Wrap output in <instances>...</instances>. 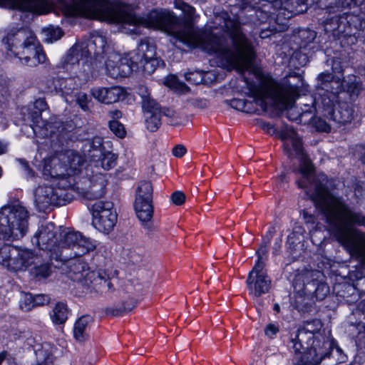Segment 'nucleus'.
I'll return each instance as SVG.
<instances>
[{
  "instance_id": "8fccbe9b",
  "label": "nucleus",
  "mask_w": 365,
  "mask_h": 365,
  "mask_svg": "<svg viewBox=\"0 0 365 365\" xmlns=\"http://www.w3.org/2000/svg\"><path fill=\"white\" fill-rule=\"evenodd\" d=\"M259 126L266 132L274 135L277 134L278 137L279 138V132L280 129H277L274 127V125L269 123L265 122V121H260Z\"/></svg>"
},
{
  "instance_id": "4468645a",
  "label": "nucleus",
  "mask_w": 365,
  "mask_h": 365,
  "mask_svg": "<svg viewBox=\"0 0 365 365\" xmlns=\"http://www.w3.org/2000/svg\"><path fill=\"white\" fill-rule=\"evenodd\" d=\"M93 225L98 231L108 233L117 222V213L110 202L98 201L91 207Z\"/></svg>"
},
{
  "instance_id": "423d86ee",
  "label": "nucleus",
  "mask_w": 365,
  "mask_h": 365,
  "mask_svg": "<svg viewBox=\"0 0 365 365\" xmlns=\"http://www.w3.org/2000/svg\"><path fill=\"white\" fill-rule=\"evenodd\" d=\"M6 54L19 63L36 66L45 63L46 56L36 36L31 31L19 29L9 32L2 39Z\"/></svg>"
},
{
  "instance_id": "9d476101",
  "label": "nucleus",
  "mask_w": 365,
  "mask_h": 365,
  "mask_svg": "<svg viewBox=\"0 0 365 365\" xmlns=\"http://www.w3.org/2000/svg\"><path fill=\"white\" fill-rule=\"evenodd\" d=\"M29 212L19 202L0 209V236L7 240L23 237L28 230Z\"/></svg>"
},
{
  "instance_id": "13d9d810",
  "label": "nucleus",
  "mask_w": 365,
  "mask_h": 365,
  "mask_svg": "<svg viewBox=\"0 0 365 365\" xmlns=\"http://www.w3.org/2000/svg\"><path fill=\"white\" fill-rule=\"evenodd\" d=\"M275 232V229L274 227H270L267 232V234L265 235V236L263 237V242H266V244H269V242L271 241V239L273 236V235L274 234Z\"/></svg>"
},
{
  "instance_id": "5701e85b",
  "label": "nucleus",
  "mask_w": 365,
  "mask_h": 365,
  "mask_svg": "<svg viewBox=\"0 0 365 365\" xmlns=\"http://www.w3.org/2000/svg\"><path fill=\"white\" fill-rule=\"evenodd\" d=\"M91 94L94 98L101 103L110 104L114 103L123 98L125 92L123 88L112 86L110 88H93Z\"/></svg>"
},
{
  "instance_id": "6e6552de",
  "label": "nucleus",
  "mask_w": 365,
  "mask_h": 365,
  "mask_svg": "<svg viewBox=\"0 0 365 365\" xmlns=\"http://www.w3.org/2000/svg\"><path fill=\"white\" fill-rule=\"evenodd\" d=\"M362 217L359 222H346L341 220L340 222H329L333 225L334 234L337 241L344 246L350 255L359 260L365 267V235L359 230H352L353 225L365 226V216L359 212H354Z\"/></svg>"
},
{
  "instance_id": "37998d69",
  "label": "nucleus",
  "mask_w": 365,
  "mask_h": 365,
  "mask_svg": "<svg viewBox=\"0 0 365 365\" xmlns=\"http://www.w3.org/2000/svg\"><path fill=\"white\" fill-rule=\"evenodd\" d=\"M303 217L305 224L307 225L309 232L312 235V232L317 231L318 229V224L317 223L315 217L312 214L304 211L303 212Z\"/></svg>"
},
{
  "instance_id": "09e8293b",
  "label": "nucleus",
  "mask_w": 365,
  "mask_h": 365,
  "mask_svg": "<svg viewBox=\"0 0 365 365\" xmlns=\"http://www.w3.org/2000/svg\"><path fill=\"white\" fill-rule=\"evenodd\" d=\"M171 200L175 205H181L185 200V195L181 191H175L171 195Z\"/></svg>"
},
{
  "instance_id": "c9c22d12",
  "label": "nucleus",
  "mask_w": 365,
  "mask_h": 365,
  "mask_svg": "<svg viewBox=\"0 0 365 365\" xmlns=\"http://www.w3.org/2000/svg\"><path fill=\"white\" fill-rule=\"evenodd\" d=\"M103 139L99 136H95L86 140L85 143V151L92 154L102 153Z\"/></svg>"
},
{
  "instance_id": "69168bd1",
  "label": "nucleus",
  "mask_w": 365,
  "mask_h": 365,
  "mask_svg": "<svg viewBox=\"0 0 365 365\" xmlns=\"http://www.w3.org/2000/svg\"><path fill=\"white\" fill-rule=\"evenodd\" d=\"M6 146L4 144H3L1 142H0V155L4 153L6 151Z\"/></svg>"
},
{
  "instance_id": "ddd939ff",
  "label": "nucleus",
  "mask_w": 365,
  "mask_h": 365,
  "mask_svg": "<svg viewBox=\"0 0 365 365\" xmlns=\"http://www.w3.org/2000/svg\"><path fill=\"white\" fill-rule=\"evenodd\" d=\"M34 106L36 110L31 114L34 133L36 135H38L44 138H51L56 135L57 137L61 135L64 130L61 122L57 120L46 122L41 118V113L46 108V102L42 99H38L35 101Z\"/></svg>"
},
{
  "instance_id": "603ef678",
  "label": "nucleus",
  "mask_w": 365,
  "mask_h": 365,
  "mask_svg": "<svg viewBox=\"0 0 365 365\" xmlns=\"http://www.w3.org/2000/svg\"><path fill=\"white\" fill-rule=\"evenodd\" d=\"M34 301L35 306H41L48 304L50 301V298L48 295L46 294H36L34 296Z\"/></svg>"
},
{
  "instance_id": "1a4fd4ad",
  "label": "nucleus",
  "mask_w": 365,
  "mask_h": 365,
  "mask_svg": "<svg viewBox=\"0 0 365 365\" xmlns=\"http://www.w3.org/2000/svg\"><path fill=\"white\" fill-rule=\"evenodd\" d=\"M56 155L47 158L43 161V174L46 178H51V181L38 185L34 192V203L39 211H45L52 205H63L68 200L67 192L71 189L60 185L62 178H67L66 172L59 176H52L44 172L48 161Z\"/></svg>"
},
{
  "instance_id": "de8ad7c7",
  "label": "nucleus",
  "mask_w": 365,
  "mask_h": 365,
  "mask_svg": "<svg viewBox=\"0 0 365 365\" xmlns=\"http://www.w3.org/2000/svg\"><path fill=\"white\" fill-rule=\"evenodd\" d=\"M50 274L51 267L47 264H41V266L36 267L35 268V274L37 277L46 278L48 277Z\"/></svg>"
},
{
  "instance_id": "a878e982",
  "label": "nucleus",
  "mask_w": 365,
  "mask_h": 365,
  "mask_svg": "<svg viewBox=\"0 0 365 365\" xmlns=\"http://www.w3.org/2000/svg\"><path fill=\"white\" fill-rule=\"evenodd\" d=\"M92 317L84 315L76 320L73 327V336L78 341H84L88 338V329Z\"/></svg>"
},
{
  "instance_id": "c03bdc74",
  "label": "nucleus",
  "mask_w": 365,
  "mask_h": 365,
  "mask_svg": "<svg viewBox=\"0 0 365 365\" xmlns=\"http://www.w3.org/2000/svg\"><path fill=\"white\" fill-rule=\"evenodd\" d=\"M329 292V287L327 284L322 282L317 284L314 291L315 297L319 300L324 299Z\"/></svg>"
},
{
  "instance_id": "774afa93",
  "label": "nucleus",
  "mask_w": 365,
  "mask_h": 365,
  "mask_svg": "<svg viewBox=\"0 0 365 365\" xmlns=\"http://www.w3.org/2000/svg\"><path fill=\"white\" fill-rule=\"evenodd\" d=\"M273 309H274L276 312H279V311H280V307H279V304H277V303L274 304V307H273Z\"/></svg>"
},
{
  "instance_id": "393cba45",
  "label": "nucleus",
  "mask_w": 365,
  "mask_h": 365,
  "mask_svg": "<svg viewBox=\"0 0 365 365\" xmlns=\"http://www.w3.org/2000/svg\"><path fill=\"white\" fill-rule=\"evenodd\" d=\"M133 206L136 216L140 222L148 223L150 221L153 214L152 201L135 200Z\"/></svg>"
},
{
  "instance_id": "b1692460",
  "label": "nucleus",
  "mask_w": 365,
  "mask_h": 365,
  "mask_svg": "<svg viewBox=\"0 0 365 365\" xmlns=\"http://www.w3.org/2000/svg\"><path fill=\"white\" fill-rule=\"evenodd\" d=\"M9 254L13 257L11 271H21L26 269L34 262L35 255L29 250L18 247Z\"/></svg>"
},
{
  "instance_id": "864d4df0",
  "label": "nucleus",
  "mask_w": 365,
  "mask_h": 365,
  "mask_svg": "<svg viewBox=\"0 0 365 365\" xmlns=\"http://www.w3.org/2000/svg\"><path fill=\"white\" fill-rule=\"evenodd\" d=\"M179 8L187 15V17L190 19V20L193 19L192 15L195 13V9L192 6L185 3H182Z\"/></svg>"
},
{
  "instance_id": "6ab92c4d",
  "label": "nucleus",
  "mask_w": 365,
  "mask_h": 365,
  "mask_svg": "<svg viewBox=\"0 0 365 365\" xmlns=\"http://www.w3.org/2000/svg\"><path fill=\"white\" fill-rule=\"evenodd\" d=\"M326 108V110H324L321 107V110H317V113L322 114L337 124H347L354 118L353 106L348 102L338 101L336 105H334L332 102L329 103V108L327 106Z\"/></svg>"
},
{
  "instance_id": "4d7b16f0",
  "label": "nucleus",
  "mask_w": 365,
  "mask_h": 365,
  "mask_svg": "<svg viewBox=\"0 0 365 365\" xmlns=\"http://www.w3.org/2000/svg\"><path fill=\"white\" fill-rule=\"evenodd\" d=\"M77 101L83 110L87 108L88 96L86 93H79L77 97Z\"/></svg>"
},
{
  "instance_id": "39448f33",
  "label": "nucleus",
  "mask_w": 365,
  "mask_h": 365,
  "mask_svg": "<svg viewBox=\"0 0 365 365\" xmlns=\"http://www.w3.org/2000/svg\"><path fill=\"white\" fill-rule=\"evenodd\" d=\"M251 93L261 96L269 97L273 103L279 109L287 110V118L290 120L298 121L299 123L309 124L312 118V113L317 112L318 107L308 100L305 102L304 108L293 107V104L298 97L299 91L297 86L290 84H281L274 80L267 81L261 89L255 86L250 88Z\"/></svg>"
},
{
  "instance_id": "3c124183",
  "label": "nucleus",
  "mask_w": 365,
  "mask_h": 365,
  "mask_svg": "<svg viewBox=\"0 0 365 365\" xmlns=\"http://www.w3.org/2000/svg\"><path fill=\"white\" fill-rule=\"evenodd\" d=\"M279 330V329L277 325L274 324H269L264 329V334L267 336L272 338L278 333Z\"/></svg>"
},
{
  "instance_id": "6e6d98bb",
  "label": "nucleus",
  "mask_w": 365,
  "mask_h": 365,
  "mask_svg": "<svg viewBox=\"0 0 365 365\" xmlns=\"http://www.w3.org/2000/svg\"><path fill=\"white\" fill-rule=\"evenodd\" d=\"M186 153V148L182 145H177L173 149V155L175 157L180 158L183 156Z\"/></svg>"
},
{
  "instance_id": "412c9836",
  "label": "nucleus",
  "mask_w": 365,
  "mask_h": 365,
  "mask_svg": "<svg viewBox=\"0 0 365 365\" xmlns=\"http://www.w3.org/2000/svg\"><path fill=\"white\" fill-rule=\"evenodd\" d=\"M90 167L86 170H95V173H102L113 168L117 162V155L110 151H103L99 154H91Z\"/></svg>"
},
{
  "instance_id": "cd10ccee",
  "label": "nucleus",
  "mask_w": 365,
  "mask_h": 365,
  "mask_svg": "<svg viewBox=\"0 0 365 365\" xmlns=\"http://www.w3.org/2000/svg\"><path fill=\"white\" fill-rule=\"evenodd\" d=\"M153 187L149 181H141L137 186L135 200L152 201Z\"/></svg>"
},
{
  "instance_id": "2f4dec72",
  "label": "nucleus",
  "mask_w": 365,
  "mask_h": 365,
  "mask_svg": "<svg viewBox=\"0 0 365 365\" xmlns=\"http://www.w3.org/2000/svg\"><path fill=\"white\" fill-rule=\"evenodd\" d=\"M303 240L304 235L302 229L301 227H297L289 235L287 245L292 251H295L301 246V243Z\"/></svg>"
},
{
  "instance_id": "c85d7f7f",
  "label": "nucleus",
  "mask_w": 365,
  "mask_h": 365,
  "mask_svg": "<svg viewBox=\"0 0 365 365\" xmlns=\"http://www.w3.org/2000/svg\"><path fill=\"white\" fill-rule=\"evenodd\" d=\"M99 245L100 244L96 241L85 237L81 233V240H79L78 244L77 245L76 257L93 252L96 250Z\"/></svg>"
},
{
  "instance_id": "a18cd8bd",
  "label": "nucleus",
  "mask_w": 365,
  "mask_h": 365,
  "mask_svg": "<svg viewBox=\"0 0 365 365\" xmlns=\"http://www.w3.org/2000/svg\"><path fill=\"white\" fill-rule=\"evenodd\" d=\"M109 127L112 132L119 138H123L125 135V130L123 125L117 120H112L109 123Z\"/></svg>"
},
{
  "instance_id": "338daca9",
  "label": "nucleus",
  "mask_w": 365,
  "mask_h": 365,
  "mask_svg": "<svg viewBox=\"0 0 365 365\" xmlns=\"http://www.w3.org/2000/svg\"><path fill=\"white\" fill-rule=\"evenodd\" d=\"M331 21L334 24V25L338 26L339 22V17L337 16H335L331 18Z\"/></svg>"
},
{
  "instance_id": "79ce46f5",
  "label": "nucleus",
  "mask_w": 365,
  "mask_h": 365,
  "mask_svg": "<svg viewBox=\"0 0 365 365\" xmlns=\"http://www.w3.org/2000/svg\"><path fill=\"white\" fill-rule=\"evenodd\" d=\"M205 73L199 71H190L185 73L186 81L192 84H200L204 81Z\"/></svg>"
},
{
  "instance_id": "bf43d9fd",
  "label": "nucleus",
  "mask_w": 365,
  "mask_h": 365,
  "mask_svg": "<svg viewBox=\"0 0 365 365\" xmlns=\"http://www.w3.org/2000/svg\"><path fill=\"white\" fill-rule=\"evenodd\" d=\"M134 307V306L133 307H124L123 308H120L119 309H113L110 313L113 314V315H115V316H117V315H120L123 312H129L130 310H132V309Z\"/></svg>"
},
{
  "instance_id": "4be33fe9",
  "label": "nucleus",
  "mask_w": 365,
  "mask_h": 365,
  "mask_svg": "<svg viewBox=\"0 0 365 365\" xmlns=\"http://www.w3.org/2000/svg\"><path fill=\"white\" fill-rule=\"evenodd\" d=\"M70 277L73 280L77 281L86 287L92 285L93 279L97 275V271H91L88 264L81 260L73 262L70 266Z\"/></svg>"
},
{
  "instance_id": "f03ea898",
  "label": "nucleus",
  "mask_w": 365,
  "mask_h": 365,
  "mask_svg": "<svg viewBox=\"0 0 365 365\" xmlns=\"http://www.w3.org/2000/svg\"><path fill=\"white\" fill-rule=\"evenodd\" d=\"M279 138L283 142L285 153L289 158H297L300 162L299 173L302 179L297 181L299 187L304 190L306 195L314 202L316 208L324 216L327 222H359L363 218L355 214L344 199L331 192L327 186V176L314 173L313 165L307 158L302 139L292 127L284 125L280 128Z\"/></svg>"
},
{
  "instance_id": "a211bd4d",
  "label": "nucleus",
  "mask_w": 365,
  "mask_h": 365,
  "mask_svg": "<svg viewBox=\"0 0 365 365\" xmlns=\"http://www.w3.org/2000/svg\"><path fill=\"white\" fill-rule=\"evenodd\" d=\"M59 240L57 244L58 250H56V257L67 259L76 257V250L77 245L81 240V233L64 229L59 232Z\"/></svg>"
},
{
  "instance_id": "c756f323",
  "label": "nucleus",
  "mask_w": 365,
  "mask_h": 365,
  "mask_svg": "<svg viewBox=\"0 0 365 365\" xmlns=\"http://www.w3.org/2000/svg\"><path fill=\"white\" fill-rule=\"evenodd\" d=\"M344 88H342V95L346 96L349 93L350 96H357L361 89V84L357 81L355 76H348L347 79L342 81Z\"/></svg>"
},
{
  "instance_id": "9b49d317",
  "label": "nucleus",
  "mask_w": 365,
  "mask_h": 365,
  "mask_svg": "<svg viewBox=\"0 0 365 365\" xmlns=\"http://www.w3.org/2000/svg\"><path fill=\"white\" fill-rule=\"evenodd\" d=\"M79 53L74 50L71 51L67 56L66 68L71 66L75 70L76 77L78 80V83L72 86V79L57 78L52 80L51 84L48 86V91L49 92L60 91L66 94L70 92L76 87L86 82L90 78V68L88 64H85L83 59H78Z\"/></svg>"
},
{
  "instance_id": "49530a36",
  "label": "nucleus",
  "mask_w": 365,
  "mask_h": 365,
  "mask_svg": "<svg viewBox=\"0 0 365 365\" xmlns=\"http://www.w3.org/2000/svg\"><path fill=\"white\" fill-rule=\"evenodd\" d=\"M268 244H266V242H262V245L260 246V247L257 250L256 253H257V261L256 262L255 264H257L258 263H259L262 267L264 268V257L266 256L267 255V245Z\"/></svg>"
},
{
  "instance_id": "7ed1b4c3",
  "label": "nucleus",
  "mask_w": 365,
  "mask_h": 365,
  "mask_svg": "<svg viewBox=\"0 0 365 365\" xmlns=\"http://www.w3.org/2000/svg\"><path fill=\"white\" fill-rule=\"evenodd\" d=\"M85 158L73 150L56 153L48 161L45 173L52 176H59L66 172L67 178H62L60 185L70 187L88 200H98L106 193L107 180L106 175L99 171L86 170V175L81 174Z\"/></svg>"
},
{
  "instance_id": "dca6fc26",
  "label": "nucleus",
  "mask_w": 365,
  "mask_h": 365,
  "mask_svg": "<svg viewBox=\"0 0 365 365\" xmlns=\"http://www.w3.org/2000/svg\"><path fill=\"white\" fill-rule=\"evenodd\" d=\"M259 85L256 86L254 83H249L247 81H245V83L247 87V94L255 98L254 101H247L244 99L240 98H234L230 101V106L237 110L245 112L247 113H254L257 111V108L255 107V105H259L263 108H266V103L264 102L265 100L269 99V97L261 96L257 94H252L250 91V88L252 86H255L257 89H261L264 83L267 81L273 80L269 77H265L262 76H259Z\"/></svg>"
},
{
  "instance_id": "7c9ffc66",
  "label": "nucleus",
  "mask_w": 365,
  "mask_h": 365,
  "mask_svg": "<svg viewBox=\"0 0 365 365\" xmlns=\"http://www.w3.org/2000/svg\"><path fill=\"white\" fill-rule=\"evenodd\" d=\"M344 88H342V95L346 96L349 93L350 96H357L361 89V84L357 81L355 76H348L347 79L342 81Z\"/></svg>"
},
{
  "instance_id": "58836bf2",
  "label": "nucleus",
  "mask_w": 365,
  "mask_h": 365,
  "mask_svg": "<svg viewBox=\"0 0 365 365\" xmlns=\"http://www.w3.org/2000/svg\"><path fill=\"white\" fill-rule=\"evenodd\" d=\"M143 114L148 112L151 113H160V107L159 104L153 98H146L144 101H141Z\"/></svg>"
},
{
  "instance_id": "052dcab7",
  "label": "nucleus",
  "mask_w": 365,
  "mask_h": 365,
  "mask_svg": "<svg viewBox=\"0 0 365 365\" xmlns=\"http://www.w3.org/2000/svg\"><path fill=\"white\" fill-rule=\"evenodd\" d=\"M4 105H0V124H5V115L4 113Z\"/></svg>"
},
{
  "instance_id": "e433bc0d",
  "label": "nucleus",
  "mask_w": 365,
  "mask_h": 365,
  "mask_svg": "<svg viewBox=\"0 0 365 365\" xmlns=\"http://www.w3.org/2000/svg\"><path fill=\"white\" fill-rule=\"evenodd\" d=\"M144 118L148 130L154 132L160 125L161 112L155 113L148 112L146 114H144Z\"/></svg>"
},
{
  "instance_id": "f704fd0d",
  "label": "nucleus",
  "mask_w": 365,
  "mask_h": 365,
  "mask_svg": "<svg viewBox=\"0 0 365 365\" xmlns=\"http://www.w3.org/2000/svg\"><path fill=\"white\" fill-rule=\"evenodd\" d=\"M307 1L308 0H291V7H289V3L286 2L284 8L290 9V15L288 18L291 17L292 14L296 15L306 11L307 10Z\"/></svg>"
},
{
  "instance_id": "bb28decb",
  "label": "nucleus",
  "mask_w": 365,
  "mask_h": 365,
  "mask_svg": "<svg viewBox=\"0 0 365 365\" xmlns=\"http://www.w3.org/2000/svg\"><path fill=\"white\" fill-rule=\"evenodd\" d=\"M68 306L63 302H58L50 313V317L53 324H63L68 319Z\"/></svg>"
},
{
  "instance_id": "a19ab883",
  "label": "nucleus",
  "mask_w": 365,
  "mask_h": 365,
  "mask_svg": "<svg viewBox=\"0 0 365 365\" xmlns=\"http://www.w3.org/2000/svg\"><path fill=\"white\" fill-rule=\"evenodd\" d=\"M20 307L24 311H30L34 307V296L29 293H23L19 302Z\"/></svg>"
},
{
  "instance_id": "20e7f679",
  "label": "nucleus",
  "mask_w": 365,
  "mask_h": 365,
  "mask_svg": "<svg viewBox=\"0 0 365 365\" xmlns=\"http://www.w3.org/2000/svg\"><path fill=\"white\" fill-rule=\"evenodd\" d=\"M92 45L97 47L95 51L97 56L106 54L108 74L114 78L127 76L138 69L151 73L158 63V59L154 58V48L148 43H140L135 50L123 57L106 46V38L103 36H95L90 46Z\"/></svg>"
},
{
  "instance_id": "5fc2aeb1",
  "label": "nucleus",
  "mask_w": 365,
  "mask_h": 365,
  "mask_svg": "<svg viewBox=\"0 0 365 365\" xmlns=\"http://www.w3.org/2000/svg\"><path fill=\"white\" fill-rule=\"evenodd\" d=\"M138 93L141 98V101H144L146 98H151L150 93L146 86H140L138 88Z\"/></svg>"
},
{
  "instance_id": "2eb2a0df",
  "label": "nucleus",
  "mask_w": 365,
  "mask_h": 365,
  "mask_svg": "<svg viewBox=\"0 0 365 365\" xmlns=\"http://www.w3.org/2000/svg\"><path fill=\"white\" fill-rule=\"evenodd\" d=\"M59 230L52 222H45L38 227L32 242L41 250H47L56 256L58 250Z\"/></svg>"
},
{
  "instance_id": "680f3d73",
  "label": "nucleus",
  "mask_w": 365,
  "mask_h": 365,
  "mask_svg": "<svg viewBox=\"0 0 365 365\" xmlns=\"http://www.w3.org/2000/svg\"><path fill=\"white\" fill-rule=\"evenodd\" d=\"M110 115L113 118H119L121 116V113L118 110H115L110 112Z\"/></svg>"
},
{
  "instance_id": "f257e3e1",
  "label": "nucleus",
  "mask_w": 365,
  "mask_h": 365,
  "mask_svg": "<svg viewBox=\"0 0 365 365\" xmlns=\"http://www.w3.org/2000/svg\"><path fill=\"white\" fill-rule=\"evenodd\" d=\"M61 9L68 16H83L109 23L121 24L125 33L140 34V26L173 36L190 48H199L219 60V66L228 70L245 71L252 66L255 53L252 43L241 30L239 23L225 19L224 26L232 41L230 50L225 38L210 31L196 30L187 22L180 30V19L171 11L155 9L144 16H137L134 7L123 3L107 0H62Z\"/></svg>"
},
{
  "instance_id": "473e14b6",
  "label": "nucleus",
  "mask_w": 365,
  "mask_h": 365,
  "mask_svg": "<svg viewBox=\"0 0 365 365\" xmlns=\"http://www.w3.org/2000/svg\"><path fill=\"white\" fill-rule=\"evenodd\" d=\"M17 249V247L9 245H4L0 247V264L9 270H11V263L13 262L14 258L12 255L9 253Z\"/></svg>"
},
{
  "instance_id": "e2e57ef3",
  "label": "nucleus",
  "mask_w": 365,
  "mask_h": 365,
  "mask_svg": "<svg viewBox=\"0 0 365 365\" xmlns=\"http://www.w3.org/2000/svg\"><path fill=\"white\" fill-rule=\"evenodd\" d=\"M170 80L172 82H171L170 83H168V85L169 86H174V84H175V81H176V78H175V76H170V77L168 78V81H170Z\"/></svg>"
},
{
  "instance_id": "4c0bfd02",
  "label": "nucleus",
  "mask_w": 365,
  "mask_h": 365,
  "mask_svg": "<svg viewBox=\"0 0 365 365\" xmlns=\"http://www.w3.org/2000/svg\"><path fill=\"white\" fill-rule=\"evenodd\" d=\"M96 273L97 275L93 278L92 285L99 284L101 286L106 287L108 290H110L112 289V284L109 281L110 273H108L102 269H99Z\"/></svg>"
},
{
  "instance_id": "0e129e2a",
  "label": "nucleus",
  "mask_w": 365,
  "mask_h": 365,
  "mask_svg": "<svg viewBox=\"0 0 365 365\" xmlns=\"http://www.w3.org/2000/svg\"><path fill=\"white\" fill-rule=\"evenodd\" d=\"M6 355H7V353L6 351H2L0 353V364L6 359Z\"/></svg>"
},
{
  "instance_id": "ea45409f",
  "label": "nucleus",
  "mask_w": 365,
  "mask_h": 365,
  "mask_svg": "<svg viewBox=\"0 0 365 365\" xmlns=\"http://www.w3.org/2000/svg\"><path fill=\"white\" fill-rule=\"evenodd\" d=\"M313 112L310 116L312 117L311 119V121L309 123H312V125L319 131H323V132H329L330 131V125L329 123H327V121L322 118L321 117L318 116H314Z\"/></svg>"
},
{
  "instance_id": "f8f14e48",
  "label": "nucleus",
  "mask_w": 365,
  "mask_h": 365,
  "mask_svg": "<svg viewBox=\"0 0 365 365\" xmlns=\"http://www.w3.org/2000/svg\"><path fill=\"white\" fill-rule=\"evenodd\" d=\"M318 98L309 97V101L317 106L318 109L321 110V106L324 110L326 107L329 108V103L334 102L339 97V94L342 95V88L344 84L339 77H335L329 73H322L318 77Z\"/></svg>"
},
{
  "instance_id": "72a5a7b5",
  "label": "nucleus",
  "mask_w": 365,
  "mask_h": 365,
  "mask_svg": "<svg viewBox=\"0 0 365 365\" xmlns=\"http://www.w3.org/2000/svg\"><path fill=\"white\" fill-rule=\"evenodd\" d=\"M42 34L46 42L53 43L61 38L63 32L59 27L49 26L42 30Z\"/></svg>"
},
{
  "instance_id": "aec40b11",
  "label": "nucleus",
  "mask_w": 365,
  "mask_h": 365,
  "mask_svg": "<svg viewBox=\"0 0 365 365\" xmlns=\"http://www.w3.org/2000/svg\"><path fill=\"white\" fill-rule=\"evenodd\" d=\"M0 6L29 11L38 14H46L51 9L48 0H0Z\"/></svg>"
},
{
  "instance_id": "0eeeda50",
  "label": "nucleus",
  "mask_w": 365,
  "mask_h": 365,
  "mask_svg": "<svg viewBox=\"0 0 365 365\" xmlns=\"http://www.w3.org/2000/svg\"><path fill=\"white\" fill-rule=\"evenodd\" d=\"M308 324L304 330L299 331V341H292L297 361L295 365H319L323 359L329 356V350L334 349V342H322L315 338Z\"/></svg>"
},
{
  "instance_id": "f3484780",
  "label": "nucleus",
  "mask_w": 365,
  "mask_h": 365,
  "mask_svg": "<svg viewBox=\"0 0 365 365\" xmlns=\"http://www.w3.org/2000/svg\"><path fill=\"white\" fill-rule=\"evenodd\" d=\"M271 282L270 278L259 263L255 264L246 281L249 294L254 297H259L267 293L271 288Z\"/></svg>"
}]
</instances>
